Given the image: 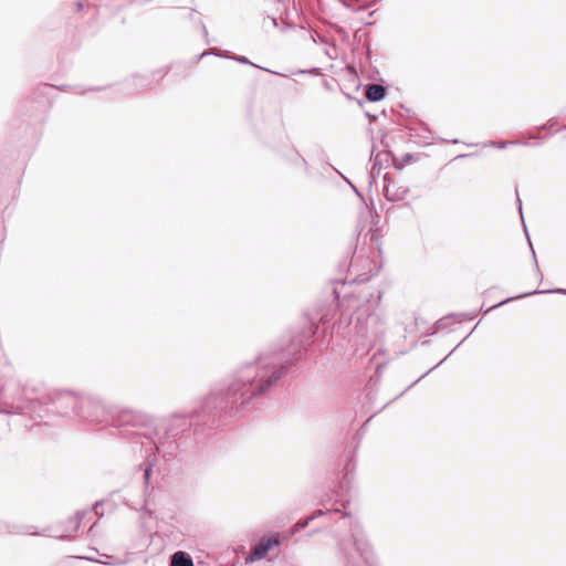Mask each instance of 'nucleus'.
<instances>
[{"instance_id": "12", "label": "nucleus", "mask_w": 566, "mask_h": 566, "mask_svg": "<svg viewBox=\"0 0 566 566\" xmlns=\"http://www.w3.org/2000/svg\"><path fill=\"white\" fill-rule=\"evenodd\" d=\"M363 258H364L363 249H360V250L356 249L354 252V255L352 258L350 264H349V270L352 272L359 271V268H360L359 262H360V260H363Z\"/></svg>"}, {"instance_id": "8", "label": "nucleus", "mask_w": 566, "mask_h": 566, "mask_svg": "<svg viewBox=\"0 0 566 566\" xmlns=\"http://www.w3.org/2000/svg\"><path fill=\"white\" fill-rule=\"evenodd\" d=\"M279 539L274 537H263L253 547L247 560L255 562L264 557V555L275 545H279Z\"/></svg>"}, {"instance_id": "29", "label": "nucleus", "mask_w": 566, "mask_h": 566, "mask_svg": "<svg viewBox=\"0 0 566 566\" xmlns=\"http://www.w3.org/2000/svg\"><path fill=\"white\" fill-rule=\"evenodd\" d=\"M447 357H443L442 360H439V364H442V361H446Z\"/></svg>"}, {"instance_id": "20", "label": "nucleus", "mask_w": 566, "mask_h": 566, "mask_svg": "<svg viewBox=\"0 0 566 566\" xmlns=\"http://www.w3.org/2000/svg\"><path fill=\"white\" fill-rule=\"evenodd\" d=\"M528 242H531V241L528 240ZM530 245H532V243H530ZM531 249H533V247H531ZM532 254H533V258H534V261H535V266L538 270V264H537V261H536V258H535V251L534 250H532Z\"/></svg>"}, {"instance_id": "28", "label": "nucleus", "mask_w": 566, "mask_h": 566, "mask_svg": "<svg viewBox=\"0 0 566 566\" xmlns=\"http://www.w3.org/2000/svg\"><path fill=\"white\" fill-rule=\"evenodd\" d=\"M447 357H443L442 360H439V364H442V361H446Z\"/></svg>"}, {"instance_id": "27", "label": "nucleus", "mask_w": 566, "mask_h": 566, "mask_svg": "<svg viewBox=\"0 0 566 566\" xmlns=\"http://www.w3.org/2000/svg\"><path fill=\"white\" fill-rule=\"evenodd\" d=\"M326 54H327L331 59H333V56H332V54L329 53V51H328V50H326Z\"/></svg>"}, {"instance_id": "13", "label": "nucleus", "mask_w": 566, "mask_h": 566, "mask_svg": "<svg viewBox=\"0 0 566 566\" xmlns=\"http://www.w3.org/2000/svg\"><path fill=\"white\" fill-rule=\"evenodd\" d=\"M208 54H214L217 56H224L227 59H232V56H230L229 54L222 55V54L218 53L217 49H212L210 51L203 52V53H201L200 56H205V55H208ZM233 60H235V61H238V62H240L242 64L253 65L245 56H233Z\"/></svg>"}, {"instance_id": "5", "label": "nucleus", "mask_w": 566, "mask_h": 566, "mask_svg": "<svg viewBox=\"0 0 566 566\" xmlns=\"http://www.w3.org/2000/svg\"><path fill=\"white\" fill-rule=\"evenodd\" d=\"M352 538L355 553L350 551L349 542H342L340 549L346 558V566H376L373 560V552L368 542L365 539L360 526L357 522L352 523Z\"/></svg>"}, {"instance_id": "6", "label": "nucleus", "mask_w": 566, "mask_h": 566, "mask_svg": "<svg viewBox=\"0 0 566 566\" xmlns=\"http://www.w3.org/2000/svg\"><path fill=\"white\" fill-rule=\"evenodd\" d=\"M363 239L364 243H369V255L366 260H364V264L361 265L363 270L365 271L358 274L360 282L369 280L377 273L378 270L376 269V262L371 260V258L374 259L377 254L380 253L377 230L370 229L367 233L364 234Z\"/></svg>"}, {"instance_id": "9", "label": "nucleus", "mask_w": 566, "mask_h": 566, "mask_svg": "<svg viewBox=\"0 0 566 566\" xmlns=\"http://www.w3.org/2000/svg\"><path fill=\"white\" fill-rule=\"evenodd\" d=\"M386 92L385 86L374 83L366 87L365 96L370 102H378L386 96Z\"/></svg>"}, {"instance_id": "31", "label": "nucleus", "mask_w": 566, "mask_h": 566, "mask_svg": "<svg viewBox=\"0 0 566 566\" xmlns=\"http://www.w3.org/2000/svg\"><path fill=\"white\" fill-rule=\"evenodd\" d=\"M312 40H313V42H317V40L314 35H312Z\"/></svg>"}, {"instance_id": "3", "label": "nucleus", "mask_w": 566, "mask_h": 566, "mask_svg": "<svg viewBox=\"0 0 566 566\" xmlns=\"http://www.w3.org/2000/svg\"><path fill=\"white\" fill-rule=\"evenodd\" d=\"M373 307L374 304L367 302L355 311L346 325L343 319L337 325V332L347 337L361 354L368 353L385 331L384 322Z\"/></svg>"}, {"instance_id": "22", "label": "nucleus", "mask_w": 566, "mask_h": 566, "mask_svg": "<svg viewBox=\"0 0 566 566\" xmlns=\"http://www.w3.org/2000/svg\"><path fill=\"white\" fill-rule=\"evenodd\" d=\"M555 124H556V120H554V119H549V120L547 122V125H548L549 127H553Z\"/></svg>"}, {"instance_id": "15", "label": "nucleus", "mask_w": 566, "mask_h": 566, "mask_svg": "<svg viewBox=\"0 0 566 566\" xmlns=\"http://www.w3.org/2000/svg\"><path fill=\"white\" fill-rule=\"evenodd\" d=\"M516 144L527 145L528 143L527 142H501V143L492 142L490 144V146L503 149V148H506L509 145H516Z\"/></svg>"}, {"instance_id": "7", "label": "nucleus", "mask_w": 566, "mask_h": 566, "mask_svg": "<svg viewBox=\"0 0 566 566\" xmlns=\"http://www.w3.org/2000/svg\"><path fill=\"white\" fill-rule=\"evenodd\" d=\"M382 193L388 201H401L406 198L408 189L406 187L399 186L389 177L388 174H386L384 176Z\"/></svg>"}, {"instance_id": "32", "label": "nucleus", "mask_w": 566, "mask_h": 566, "mask_svg": "<svg viewBox=\"0 0 566 566\" xmlns=\"http://www.w3.org/2000/svg\"><path fill=\"white\" fill-rule=\"evenodd\" d=\"M564 128H566V125L564 126Z\"/></svg>"}, {"instance_id": "21", "label": "nucleus", "mask_w": 566, "mask_h": 566, "mask_svg": "<svg viewBox=\"0 0 566 566\" xmlns=\"http://www.w3.org/2000/svg\"><path fill=\"white\" fill-rule=\"evenodd\" d=\"M553 292L562 293V294H565V295H566V290H564V289H556V290H554Z\"/></svg>"}, {"instance_id": "4", "label": "nucleus", "mask_w": 566, "mask_h": 566, "mask_svg": "<svg viewBox=\"0 0 566 566\" xmlns=\"http://www.w3.org/2000/svg\"><path fill=\"white\" fill-rule=\"evenodd\" d=\"M149 419L148 428H151L150 437L143 436L148 440L156 451L164 457L174 453L190 437L192 420L187 416L175 415L167 419L163 426L164 432L160 434L153 419Z\"/></svg>"}, {"instance_id": "14", "label": "nucleus", "mask_w": 566, "mask_h": 566, "mask_svg": "<svg viewBox=\"0 0 566 566\" xmlns=\"http://www.w3.org/2000/svg\"><path fill=\"white\" fill-rule=\"evenodd\" d=\"M543 292H544V291H541V292H538V291H531V292H526V293H523V294H521V295L516 296V298L525 297V296H528V295H533V294H535V293H543ZM513 300H515V297H509V298H506V300H504V301H502V302H500V303H497V304L493 305V306H492V307H490L486 312H489L490 310L495 308V307H497V306H501V305H503V304H505V303H507V302H511V301H513Z\"/></svg>"}, {"instance_id": "17", "label": "nucleus", "mask_w": 566, "mask_h": 566, "mask_svg": "<svg viewBox=\"0 0 566 566\" xmlns=\"http://www.w3.org/2000/svg\"><path fill=\"white\" fill-rule=\"evenodd\" d=\"M86 512H77L74 516V518L71 520L72 523H74V531H77L81 521L85 517Z\"/></svg>"}, {"instance_id": "26", "label": "nucleus", "mask_w": 566, "mask_h": 566, "mask_svg": "<svg viewBox=\"0 0 566 566\" xmlns=\"http://www.w3.org/2000/svg\"><path fill=\"white\" fill-rule=\"evenodd\" d=\"M334 293L336 294V297L339 300V294L336 289L334 290Z\"/></svg>"}, {"instance_id": "1", "label": "nucleus", "mask_w": 566, "mask_h": 566, "mask_svg": "<svg viewBox=\"0 0 566 566\" xmlns=\"http://www.w3.org/2000/svg\"><path fill=\"white\" fill-rule=\"evenodd\" d=\"M287 367L289 361L282 350L260 355L235 370L226 391H211L205 398L202 413L211 415L219 410L237 415L277 388Z\"/></svg>"}, {"instance_id": "24", "label": "nucleus", "mask_w": 566, "mask_h": 566, "mask_svg": "<svg viewBox=\"0 0 566 566\" xmlns=\"http://www.w3.org/2000/svg\"><path fill=\"white\" fill-rule=\"evenodd\" d=\"M271 22L273 23V25H277L275 18H271Z\"/></svg>"}, {"instance_id": "19", "label": "nucleus", "mask_w": 566, "mask_h": 566, "mask_svg": "<svg viewBox=\"0 0 566 566\" xmlns=\"http://www.w3.org/2000/svg\"><path fill=\"white\" fill-rule=\"evenodd\" d=\"M516 196H518V193L516 192ZM516 201H517V205H518V210H520V214H521V218L523 219V213H522V201L520 199V197L516 198Z\"/></svg>"}, {"instance_id": "11", "label": "nucleus", "mask_w": 566, "mask_h": 566, "mask_svg": "<svg viewBox=\"0 0 566 566\" xmlns=\"http://www.w3.org/2000/svg\"><path fill=\"white\" fill-rule=\"evenodd\" d=\"M329 511H322V510H317L316 512H314L312 515L307 516L306 518L304 520H301L296 523L295 525V530L294 532L298 531V530H302L304 527H306L308 525V523L313 520H315L316 517L318 516H322V515H325L327 514Z\"/></svg>"}, {"instance_id": "30", "label": "nucleus", "mask_w": 566, "mask_h": 566, "mask_svg": "<svg viewBox=\"0 0 566 566\" xmlns=\"http://www.w3.org/2000/svg\"><path fill=\"white\" fill-rule=\"evenodd\" d=\"M447 357H443L442 360H439V364H442V361H446Z\"/></svg>"}, {"instance_id": "2", "label": "nucleus", "mask_w": 566, "mask_h": 566, "mask_svg": "<svg viewBox=\"0 0 566 566\" xmlns=\"http://www.w3.org/2000/svg\"><path fill=\"white\" fill-rule=\"evenodd\" d=\"M57 406L63 409V416H69L71 409L80 420L116 427L125 437H150L151 433V428L147 426L149 422L147 415L130 409L115 410L91 396L78 397L71 392H61L57 397Z\"/></svg>"}, {"instance_id": "18", "label": "nucleus", "mask_w": 566, "mask_h": 566, "mask_svg": "<svg viewBox=\"0 0 566 566\" xmlns=\"http://www.w3.org/2000/svg\"><path fill=\"white\" fill-rule=\"evenodd\" d=\"M150 472H151V467L150 465H147L144 470V479H145V482L147 483L148 480H149V476H150Z\"/></svg>"}, {"instance_id": "23", "label": "nucleus", "mask_w": 566, "mask_h": 566, "mask_svg": "<svg viewBox=\"0 0 566 566\" xmlns=\"http://www.w3.org/2000/svg\"><path fill=\"white\" fill-rule=\"evenodd\" d=\"M76 8H77V10H81V9L83 8L82 2H77V3H76Z\"/></svg>"}, {"instance_id": "25", "label": "nucleus", "mask_w": 566, "mask_h": 566, "mask_svg": "<svg viewBox=\"0 0 566 566\" xmlns=\"http://www.w3.org/2000/svg\"><path fill=\"white\" fill-rule=\"evenodd\" d=\"M318 39H319V41H321L322 43H326V40H325L324 38L318 36Z\"/></svg>"}, {"instance_id": "10", "label": "nucleus", "mask_w": 566, "mask_h": 566, "mask_svg": "<svg viewBox=\"0 0 566 566\" xmlns=\"http://www.w3.org/2000/svg\"><path fill=\"white\" fill-rule=\"evenodd\" d=\"M170 566H193V562L187 553L179 551L171 556Z\"/></svg>"}, {"instance_id": "16", "label": "nucleus", "mask_w": 566, "mask_h": 566, "mask_svg": "<svg viewBox=\"0 0 566 566\" xmlns=\"http://www.w3.org/2000/svg\"><path fill=\"white\" fill-rule=\"evenodd\" d=\"M25 410H27V406L25 405L17 403V405H10L9 409H7L6 411L7 412L19 413V412H24Z\"/></svg>"}]
</instances>
